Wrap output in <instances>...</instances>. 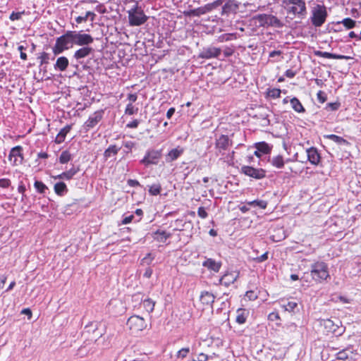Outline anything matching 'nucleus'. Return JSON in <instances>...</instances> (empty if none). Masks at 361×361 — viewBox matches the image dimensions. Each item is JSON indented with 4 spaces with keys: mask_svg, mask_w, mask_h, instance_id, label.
Wrapping results in <instances>:
<instances>
[{
    "mask_svg": "<svg viewBox=\"0 0 361 361\" xmlns=\"http://www.w3.org/2000/svg\"><path fill=\"white\" fill-rule=\"evenodd\" d=\"M8 159L13 166H18L23 164V147L20 145L13 147L9 153Z\"/></svg>",
    "mask_w": 361,
    "mask_h": 361,
    "instance_id": "12",
    "label": "nucleus"
},
{
    "mask_svg": "<svg viewBox=\"0 0 361 361\" xmlns=\"http://www.w3.org/2000/svg\"><path fill=\"white\" fill-rule=\"evenodd\" d=\"M341 106V103L338 102L328 103L326 109L330 111H336Z\"/></svg>",
    "mask_w": 361,
    "mask_h": 361,
    "instance_id": "54",
    "label": "nucleus"
},
{
    "mask_svg": "<svg viewBox=\"0 0 361 361\" xmlns=\"http://www.w3.org/2000/svg\"><path fill=\"white\" fill-rule=\"evenodd\" d=\"M290 104L292 108L294 109L295 111L298 113H304L305 111V109L300 100L296 98L293 97L290 100Z\"/></svg>",
    "mask_w": 361,
    "mask_h": 361,
    "instance_id": "35",
    "label": "nucleus"
},
{
    "mask_svg": "<svg viewBox=\"0 0 361 361\" xmlns=\"http://www.w3.org/2000/svg\"><path fill=\"white\" fill-rule=\"evenodd\" d=\"M54 190L55 193L59 196L64 195L68 191L66 183L63 182L56 183L54 186Z\"/></svg>",
    "mask_w": 361,
    "mask_h": 361,
    "instance_id": "33",
    "label": "nucleus"
},
{
    "mask_svg": "<svg viewBox=\"0 0 361 361\" xmlns=\"http://www.w3.org/2000/svg\"><path fill=\"white\" fill-rule=\"evenodd\" d=\"M25 13V11H23L20 12L13 11L9 16V19L11 21L20 20L22 18V16L24 15Z\"/></svg>",
    "mask_w": 361,
    "mask_h": 361,
    "instance_id": "51",
    "label": "nucleus"
},
{
    "mask_svg": "<svg viewBox=\"0 0 361 361\" xmlns=\"http://www.w3.org/2000/svg\"><path fill=\"white\" fill-rule=\"evenodd\" d=\"M197 214L202 219H206L208 216L207 212H206L204 207H200L198 208Z\"/></svg>",
    "mask_w": 361,
    "mask_h": 361,
    "instance_id": "56",
    "label": "nucleus"
},
{
    "mask_svg": "<svg viewBox=\"0 0 361 361\" xmlns=\"http://www.w3.org/2000/svg\"><path fill=\"white\" fill-rule=\"evenodd\" d=\"M268 109H265L262 108V111L259 112L258 114L254 116V118L259 120V123L262 126L266 127L270 124V121L269 120V112Z\"/></svg>",
    "mask_w": 361,
    "mask_h": 361,
    "instance_id": "21",
    "label": "nucleus"
},
{
    "mask_svg": "<svg viewBox=\"0 0 361 361\" xmlns=\"http://www.w3.org/2000/svg\"><path fill=\"white\" fill-rule=\"evenodd\" d=\"M72 159V155L68 150L63 151L59 157V162L62 164H66Z\"/></svg>",
    "mask_w": 361,
    "mask_h": 361,
    "instance_id": "38",
    "label": "nucleus"
},
{
    "mask_svg": "<svg viewBox=\"0 0 361 361\" xmlns=\"http://www.w3.org/2000/svg\"><path fill=\"white\" fill-rule=\"evenodd\" d=\"M271 164L277 169H282L284 166V160L282 155L274 156L269 159Z\"/></svg>",
    "mask_w": 361,
    "mask_h": 361,
    "instance_id": "34",
    "label": "nucleus"
},
{
    "mask_svg": "<svg viewBox=\"0 0 361 361\" xmlns=\"http://www.w3.org/2000/svg\"><path fill=\"white\" fill-rule=\"evenodd\" d=\"M233 141L228 135H221L219 137L216 136L215 138V147L219 151V152L221 153L223 151H226L228 149L230 146H232Z\"/></svg>",
    "mask_w": 361,
    "mask_h": 361,
    "instance_id": "13",
    "label": "nucleus"
},
{
    "mask_svg": "<svg viewBox=\"0 0 361 361\" xmlns=\"http://www.w3.org/2000/svg\"><path fill=\"white\" fill-rule=\"evenodd\" d=\"M189 353H190V348L188 347L183 348L178 351L176 356L178 358L183 359L188 356Z\"/></svg>",
    "mask_w": 361,
    "mask_h": 361,
    "instance_id": "52",
    "label": "nucleus"
},
{
    "mask_svg": "<svg viewBox=\"0 0 361 361\" xmlns=\"http://www.w3.org/2000/svg\"><path fill=\"white\" fill-rule=\"evenodd\" d=\"M73 43L75 45L83 47L88 46L94 42V38L89 34L82 32L72 31Z\"/></svg>",
    "mask_w": 361,
    "mask_h": 361,
    "instance_id": "9",
    "label": "nucleus"
},
{
    "mask_svg": "<svg viewBox=\"0 0 361 361\" xmlns=\"http://www.w3.org/2000/svg\"><path fill=\"white\" fill-rule=\"evenodd\" d=\"M104 111L103 109L96 111L91 114L84 123V128L86 131L94 128L103 118Z\"/></svg>",
    "mask_w": 361,
    "mask_h": 361,
    "instance_id": "11",
    "label": "nucleus"
},
{
    "mask_svg": "<svg viewBox=\"0 0 361 361\" xmlns=\"http://www.w3.org/2000/svg\"><path fill=\"white\" fill-rule=\"evenodd\" d=\"M241 172L245 175L255 179H262L266 176V171L262 169H255L249 166L241 167Z\"/></svg>",
    "mask_w": 361,
    "mask_h": 361,
    "instance_id": "14",
    "label": "nucleus"
},
{
    "mask_svg": "<svg viewBox=\"0 0 361 361\" xmlns=\"http://www.w3.org/2000/svg\"><path fill=\"white\" fill-rule=\"evenodd\" d=\"M252 20L258 27H268L273 26L281 27L282 26L281 20L271 14H257L252 17Z\"/></svg>",
    "mask_w": 361,
    "mask_h": 361,
    "instance_id": "4",
    "label": "nucleus"
},
{
    "mask_svg": "<svg viewBox=\"0 0 361 361\" xmlns=\"http://www.w3.org/2000/svg\"><path fill=\"white\" fill-rule=\"evenodd\" d=\"M308 161L313 165H318L321 160V156L315 147H310L307 149Z\"/></svg>",
    "mask_w": 361,
    "mask_h": 361,
    "instance_id": "17",
    "label": "nucleus"
},
{
    "mask_svg": "<svg viewBox=\"0 0 361 361\" xmlns=\"http://www.w3.org/2000/svg\"><path fill=\"white\" fill-rule=\"evenodd\" d=\"M255 148L257 149V152H260L262 154H269L271 150V147L265 142L256 143Z\"/></svg>",
    "mask_w": 361,
    "mask_h": 361,
    "instance_id": "36",
    "label": "nucleus"
},
{
    "mask_svg": "<svg viewBox=\"0 0 361 361\" xmlns=\"http://www.w3.org/2000/svg\"><path fill=\"white\" fill-rule=\"evenodd\" d=\"M235 322L239 324H243L246 322L249 312L245 309L240 308L236 312Z\"/></svg>",
    "mask_w": 361,
    "mask_h": 361,
    "instance_id": "28",
    "label": "nucleus"
},
{
    "mask_svg": "<svg viewBox=\"0 0 361 361\" xmlns=\"http://www.w3.org/2000/svg\"><path fill=\"white\" fill-rule=\"evenodd\" d=\"M240 3L235 0H228L222 6L221 15L228 16L231 13H236L239 8Z\"/></svg>",
    "mask_w": 361,
    "mask_h": 361,
    "instance_id": "15",
    "label": "nucleus"
},
{
    "mask_svg": "<svg viewBox=\"0 0 361 361\" xmlns=\"http://www.w3.org/2000/svg\"><path fill=\"white\" fill-rule=\"evenodd\" d=\"M317 95V99L319 102L324 103L326 101V97L322 91H321V90L319 91Z\"/></svg>",
    "mask_w": 361,
    "mask_h": 361,
    "instance_id": "63",
    "label": "nucleus"
},
{
    "mask_svg": "<svg viewBox=\"0 0 361 361\" xmlns=\"http://www.w3.org/2000/svg\"><path fill=\"white\" fill-rule=\"evenodd\" d=\"M268 259V252H264L261 256L253 258V261L257 263H261L266 261Z\"/></svg>",
    "mask_w": 361,
    "mask_h": 361,
    "instance_id": "55",
    "label": "nucleus"
},
{
    "mask_svg": "<svg viewBox=\"0 0 361 361\" xmlns=\"http://www.w3.org/2000/svg\"><path fill=\"white\" fill-rule=\"evenodd\" d=\"M126 326L132 333H137L144 330L147 327V323L143 317L133 315L128 318Z\"/></svg>",
    "mask_w": 361,
    "mask_h": 361,
    "instance_id": "7",
    "label": "nucleus"
},
{
    "mask_svg": "<svg viewBox=\"0 0 361 361\" xmlns=\"http://www.w3.org/2000/svg\"><path fill=\"white\" fill-rule=\"evenodd\" d=\"M161 149H148L142 159L140 160V164L148 166L149 165L158 164L159 159L161 158Z\"/></svg>",
    "mask_w": 361,
    "mask_h": 361,
    "instance_id": "8",
    "label": "nucleus"
},
{
    "mask_svg": "<svg viewBox=\"0 0 361 361\" xmlns=\"http://www.w3.org/2000/svg\"><path fill=\"white\" fill-rule=\"evenodd\" d=\"M347 29H351L355 27L356 22L350 18H345L341 22Z\"/></svg>",
    "mask_w": 361,
    "mask_h": 361,
    "instance_id": "46",
    "label": "nucleus"
},
{
    "mask_svg": "<svg viewBox=\"0 0 361 361\" xmlns=\"http://www.w3.org/2000/svg\"><path fill=\"white\" fill-rule=\"evenodd\" d=\"M95 17L96 14L94 13L92 11H87L84 16H78L75 18V21L78 24L86 22L88 19H90L91 22H93L95 19Z\"/></svg>",
    "mask_w": 361,
    "mask_h": 361,
    "instance_id": "37",
    "label": "nucleus"
},
{
    "mask_svg": "<svg viewBox=\"0 0 361 361\" xmlns=\"http://www.w3.org/2000/svg\"><path fill=\"white\" fill-rule=\"evenodd\" d=\"M324 137L330 140H332L333 142L337 143L339 145L341 146H349L350 143L344 139L342 137H340L338 135H334V134H329V135H324Z\"/></svg>",
    "mask_w": 361,
    "mask_h": 361,
    "instance_id": "26",
    "label": "nucleus"
},
{
    "mask_svg": "<svg viewBox=\"0 0 361 361\" xmlns=\"http://www.w3.org/2000/svg\"><path fill=\"white\" fill-rule=\"evenodd\" d=\"M310 275L315 282H323L330 276L328 264L323 261L314 262L310 267Z\"/></svg>",
    "mask_w": 361,
    "mask_h": 361,
    "instance_id": "2",
    "label": "nucleus"
},
{
    "mask_svg": "<svg viewBox=\"0 0 361 361\" xmlns=\"http://www.w3.org/2000/svg\"><path fill=\"white\" fill-rule=\"evenodd\" d=\"M93 51H94L93 48L88 47V46H83L82 48L78 49L74 53L73 57L76 60L80 61V59L88 56Z\"/></svg>",
    "mask_w": 361,
    "mask_h": 361,
    "instance_id": "19",
    "label": "nucleus"
},
{
    "mask_svg": "<svg viewBox=\"0 0 361 361\" xmlns=\"http://www.w3.org/2000/svg\"><path fill=\"white\" fill-rule=\"evenodd\" d=\"M137 94L136 93H130L128 94L129 103H131L132 104L137 101Z\"/></svg>",
    "mask_w": 361,
    "mask_h": 361,
    "instance_id": "61",
    "label": "nucleus"
},
{
    "mask_svg": "<svg viewBox=\"0 0 361 361\" xmlns=\"http://www.w3.org/2000/svg\"><path fill=\"white\" fill-rule=\"evenodd\" d=\"M315 55L320 57H324L326 59H347L345 56L339 55L336 54L329 53L326 51H317L315 52Z\"/></svg>",
    "mask_w": 361,
    "mask_h": 361,
    "instance_id": "29",
    "label": "nucleus"
},
{
    "mask_svg": "<svg viewBox=\"0 0 361 361\" xmlns=\"http://www.w3.org/2000/svg\"><path fill=\"white\" fill-rule=\"evenodd\" d=\"M282 54H283V52L280 50H274V51H271L269 54V58L273 59L270 60V61L272 63H276V62L281 61V59H283V57H281V58H276V56L279 57V56H281Z\"/></svg>",
    "mask_w": 361,
    "mask_h": 361,
    "instance_id": "40",
    "label": "nucleus"
},
{
    "mask_svg": "<svg viewBox=\"0 0 361 361\" xmlns=\"http://www.w3.org/2000/svg\"><path fill=\"white\" fill-rule=\"evenodd\" d=\"M69 64L68 59L66 56H60L56 59L54 68L56 71H65Z\"/></svg>",
    "mask_w": 361,
    "mask_h": 361,
    "instance_id": "25",
    "label": "nucleus"
},
{
    "mask_svg": "<svg viewBox=\"0 0 361 361\" xmlns=\"http://www.w3.org/2000/svg\"><path fill=\"white\" fill-rule=\"evenodd\" d=\"M128 21L131 26H140L143 25L148 19L143 10L138 7L137 4L128 11Z\"/></svg>",
    "mask_w": 361,
    "mask_h": 361,
    "instance_id": "6",
    "label": "nucleus"
},
{
    "mask_svg": "<svg viewBox=\"0 0 361 361\" xmlns=\"http://www.w3.org/2000/svg\"><path fill=\"white\" fill-rule=\"evenodd\" d=\"M138 111V108L132 104L131 103H128L126 105V107L125 109V114L128 116H133L134 114H136Z\"/></svg>",
    "mask_w": 361,
    "mask_h": 361,
    "instance_id": "45",
    "label": "nucleus"
},
{
    "mask_svg": "<svg viewBox=\"0 0 361 361\" xmlns=\"http://www.w3.org/2000/svg\"><path fill=\"white\" fill-rule=\"evenodd\" d=\"M182 149L175 148L169 152L166 156V161H173L176 160L183 153Z\"/></svg>",
    "mask_w": 361,
    "mask_h": 361,
    "instance_id": "31",
    "label": "nucleus"
},
{
    "mask_svg": "<svg viewBox=\"0 0 361 361\" xmlns=\"http://www.w3.org/2000/svg\"><path fill=\"white\" fill-rule=\"evenodd\" d=\"M38 59H41V61H40V65H43V64H47L49 63V54L47 53V52H42L41 54V55L38 57Z\"/></svg>",
    "mask_w": 361,
    "mask_h": 361,
    "instance_id": "53",
    "label": "nucleus"
},
{
    "mask_svg": "<svg viewBox=\"0 0 361 361\" xmlns=\"http://www.w3.org/2000/svg\"><path fill=\"white\" fill-rule=\"evenodd\" d=\"M200 300L204 305L212 306V304L214 302L215 296L210 292L203 291L201 293Z\"/></svg>",
    "mask_w": 361,
    "mask_h": 361,
    "instance_id": "23",
    "label": "nucleus"
},
{
    "mask_svg": "<svg viewBox=\"0 0 361 361\" xmlns=\"http://www.w3.org/2000/svg\"><path fill=\"white\" fill-rule=\"evenodd\" d=\"M288 13L303 18L307 15L306 3L304 0H285Z\"/></svg>",
    "mask_w": 361,
    "mask_h": 361,
    "instance_id": "5",
    "label": "nucleus"
},
{
    "mask_svg": "<svg viewBox=\"0 0 361 361\" xmlns=\"http://www.w3.org/2000/svg\"><path fill=\"white\" fill-rule=\"evenodd\" d=\"M142 305L147 312H152L154 310L155 302L152 300L147 298L142 302Z\"/></svg>",
    "mask_w": 361,
    "mask_h": 361,
    "instance_id": "43",
    "label": "nucleus"
},
{
    "mask_svg": "<svg viewBox=\"0 0 361 361\" xmlns=\"http://www.w3.org/2000/svg\"><path fill=\"white\" fill-rule=\"evenodd\" d=\"M74 44L72 31H66L63 35L56 39V43L52 48L54 56L63 53L65 50L72 47Z\"/></svg>",
    "mask_w": 361,
    "mask_h": 361,
    "instance_id": "3",
    "label": "nucleus"
},
{
    "mask_svg": "<svg viewBox=\"0 0 361 361\" xmlns=\"http://www.w3.org/2000/svg\"><path fill=\"white\" fill-rule=\"evenodd\" d=\"M154 257L152 255V253H147L146 256L142 259L141 260V264L142 265H150L154 260Z\"/></svg>",
    "mask_w": 361,
    "mask_h": 361,
    "instance_id": "49",
    "label": "nucleus"
},
{
    "mask_svg": "<svg viewBox=\"0 0 361 361\" xmlns=\"http://www.w3.org/2000/svg\"><path fill=\"white\" fill-rule=\"evenodd\" d=\"M171 234L169 233L166 232L165 231H160L157 230L154 233V238L160 243H165L166 240L169 238H171Z\"/></svg>",
    "mask_w": 361,
    "mask_h": 361,
    "instance_id": "30",
    "label": "nucleus"
},
{
    "mask_svg": "<svg viewBox=\"0 0 361 361\" xmlns=\"http://www.w3.org/2000/svg\"><path fill=\"white\" fill-rule=\"evenodd\" d=\"M239 273L235 271L226 272L219 279V283L228 287L230 285L234 283L238 279Z\"/></svg>",
    "mask_w": 361,
    "mask_h": 361,
    "instance_id": "16",
    "label": "nucleus"
},
{
    "mask_svg": "<svg viewBox=\"0 0 361 361\" xmlns=\"http://www.w3.org/2000/svg\"><path fill=\"white\" fill-rule=\"evenodd\" d=\"M161 191V185L160 183H154L149 186V193L151 195L157 196L160 194Z\"/></svg>",
    "mask_w": 361,
    "mask_h": 361,
    "instance_id": "39",
    "label": "nucleus"
},
{
    "mask_svg": "<svg viewBox=\"0 0 361 361\" xmlns=\"http://www.w3.org/2000/svg\"><path fill=\"white\" fill-rule=\"evenodd\" d=\"M245 296L248 298L250 300H255L257 298V295L252 290H248L245 293Z\"/></svg>",
    "mask_w": 361,
    "mask_h": 361,
    "instance_id": "64",
    "label": "nucleus"
},
{
    "mask_svg": "<svg viewBox=\"0 0 361 361\" xmlns=\"http://www.w3.org/2000/svg\"><path fill=\"white\" fill-rule=\"evenodd\" d=\"M140 121L137 119H134L133 121L127 123L126 128H137Z\"/></svg>",
    "mask_w": 361,
    "mask_h": 361,
    "instance_id": "58",
    "label": "nucleus"
},
{
    "mask_svg": "<svg viewBox=\"0 0 361 361\" xmlns=\"http://www.w3.org/2000/svg\"><path fill=\"white\" fill-rule=\"evenodd\" d=\"M34 187L36 190L40 194H44L46 190H48L47 186L42 181L35 180L34 183Z\"/></svg>",
    "mask_w": 361,
    "mask_h": 361,
    "instance_id": "41",
    "label": "nucleus"
},
{
    "mask_svg": "<svg viewBox=\"0 0 361 361\" xmlns=\"http://www.w3.org/2000/svg\"><path fill=\"white\" fill-rule=\"evenodd\" d=\"M317 1L321 4H313V6L311 8L310 20L312 25L316 27H319L326 22L328 13L326 11V7L324 4V1Z\"/></svg>",
    "mask_w": 361,
    "mask_h": 361,
    "instance_id": "1",
    "label": "nucleus"
},
{
    "mask_svg": "<svg viewBox=\"0 0 361 361\" xmlns=\"http://www.w3.org/2000/svg\"><path fill=\"white\" fill-rule=\"evenodd\" d=\"M355 355L353 353V348L352 347H348L336 354V358L340 360H344V361H352L355 358Z\"/></svg>",
    "mask_w": 361,
    "mask_h": 361,
    "instance_id": "18",
    "label": "nucleus"
},
{
    "mask_svg": "<svg viewBox=\"0 0 361 361\" xmlns=\"http://www.w3.org/2000/svg\"><path fill=\"white\" fill-rule=\"evenodd\" d=\"M247 204L254 207H259L261 209H266L267 202L264 200H255L253 201L247 202Z\"/></svg>",
    "mask_w": 361,
    "mask_h": 361,
    "instance_id": "42",
    "label": "nucleus"
},
{
    "mask_svg": "<svg viewBox=\"0 0 361 361\" xmlns=\"http://www.w3.org/2000/svg\"><path fill=\"white\" fill-rule=\"evenodd\" d=\"M85 329H87V331H90L92 330L94 332L95 330L97 329V322H92L90 324H87L85 327Z\"/></svg>",
    "mask_w": 361,
    "mask_h": 361,
    "instance_id": "60",
    "label": "nucleus"
},
{
    "mask_svg": "<svg viewBox=\"0 0 361 361\" xmlns=\"http://www.w3.org/2000/svg\"><path fill=\"white\" fill-rule=\"evenodd\" d=\"M133 219H135V216L133 214H130L129 216H125L122 220L123 224H128L130 223Z\"/></svg>",
    "mask_w": 361,
    "mask_h": 361,
    "instance_id": "62",
    "label": "nucleus"
},
{
    "mask_svg": "<svg viewBox=\"0 0 361 361\" xmlns=\"http://www.w3.org/2000/svg\"><path fill=\"white\" fill-rule=\"evenodd\" d=\"M18 49L20 53V59L23 60H27V54L23 51L24 50L26 49V48L23 45H20V46H18Z\"/></svg>",
    "mask_w": 361,
    "mask_h": 361,
    "instance_id": "59",
    "label": "nucleus"
},
{
    "mask_svg": "<svg viewBox=\"0 0 361 361\" xmlns=\"http://www.w3.org/2000/svg\"><path fill=\"white\" fill-rule=\"evenodd\" d=\"M79 167H75L73 166L68 171H64L61 174H59L56 176H54V179H65V180H71L73 177L78 173L79 171Z\"/></svg>",
    "mask_w": 361,
    "mask_h": 361,
    "instance_id": "20",
    "label": "nucleus"
},
{
    "mask_svg": "<svg viewBox=\"0 0 361 361\" xmlns=\"http://www.w3.org/2000/svg\"><path fill=\"white\" fill-rule=\"evenodd\" d=\"M233 38H235V34L233 33H227L220 35L218 37V42H224L232 40Z\"/></svg>",
    "mask_w": 361,
    "mask_h": 361,
    "instance_id": "48",
    "label": "nucleus"
},
{
    "mask_svg": "<svg viewBox=\"0 0 361 361\" xmlns=\"http://www.w3.org/2000/svg\"><path fill=\"white\" fill-rule=\"evenodd\" d=\"M322 325L326 329V333H332L335 334L338 329V325L334 324V322L331 319H324L322 322Z\"/></svg>",
    "mask_w": 361,
    "mask_h": 361,
    "instance_id": "27",
    "label": "nucleus"
},
{
    "mask_svg": "<svg viewBox=\"0 0 361 361\" xmlns=\"http://www.w3.org/2000/svg\"><path fill=\"white\" fill-rule=\"evenodd\" d=\"M207 13L204 7L202 6V7H199L197 8H195V9H192V10H190L189 11V14L190 16H200L203 14H205Z\"/></svg>",
    "mask_w": 361,
    "mask_h": 361,
    "instance_id": "50",
    "label": "nucleus"
},
{
    "mask_svg": "<svg viewBox=\"0 0 361 361\" xmlns=\"http://www.w3.org/2000/svg\"><path fill=\"white\" fill-rule=\"evenodd\" d=\"M72 129V125H66L63 127L57 134L55 142L57 144H61L64 142L66 135L71 131Z\"/></svg>",
    "mask_w": 361,
    "mask_h": 361,
    "instance_id": "24",
    "label": "nucleus"
},
{
    "mask_svg": "<svg viewBox=\"0 0 361 361\" xmlns=\"http://www.w3.org/2000/svg\"><path fill=\"white\" fill-rule=\"evenodd\" d=\"M11 185V180L8 178L0 179V187L2 188H7Z\"/></svg>",
    "mask_w": 361,
    "mask_h": 361,
    "instance_id": "57",
    "label": "nucleus"
},
{
    "mask_svg": "<svg viewBox=\"0 0 361 361\" xmlns=\"http://www.w3.org/2000/svg\"><path fill=\"white\" fill-rule=\"evenodd\" d=\"M281 307L285 311L291 312H293L294 310L298 307V303L295 302H293V301H290L285 304H281Z\"/></svg>",
    "mask_w": 361,
    "mask_h": 361,
    "instance_id": "44",
    "label": "nucleus"
},
{
    "mask_svg": "<svg viewBox=\"0 0 361 361\" xmlns=\"http://www.w3.org/2000/svg\"><path fill=\"white\" fill-rule=\"evenodd\" d=\"M121 147H117L116 145H110L104 152V157L106 160L109 158L114 157L118 154Z\"/></svg>",
    "mask_w": 361,
    "mask_h": 361,
    "instance_id": "32",
    "label": "nucleus"
},
{
    "mask_svg": "<svg viewBox=\"0 0 361 361\" xmlns=\"http://www.w3.org/2000/svg\"><path fill=\"white\" fill-rule=\"evenodd\" d=\"M202 266L214 272H219L221 267V262H216L212 258H208L203 262Z\"/></svg>",
    "mask_w": 361,
    "mask_h": 361,
    "instance_id": "22",
    "label": "nucleus"
},
{
    "mask_svg": "<svg viewBox=\"0 0 361 361\" xmlns=\"http://www.w3.org/2000/svg\"><path fill=\"white\" fill-rule=\"evenodd\" d=\"M281 93V90L280 89L272 88V89H269L268 90L267 94L269 97H270L273 99H276V98L280 97Z\"/></svg>",
    "mask_w": 361,
    "mask_h": 361,
    "instance_id": "47",
    "label": "nucleus"
},
{
    "mask_svg": "<svg viewBox=\"0 0 361 361\" xmlns=\"http://www.w3.org/2000/svg\"><path fill=\"white\" fill-rule=\"evenodd\" d=\"M221 54V49L213 46L203 47L199 54L198 58L202 59H210L218 58Z\"/></svg>",
    "mask_w": 361,
    "mask_h": 361,
    "instance_id": "10",
    "label": "nucleus"
}]
</instances>
